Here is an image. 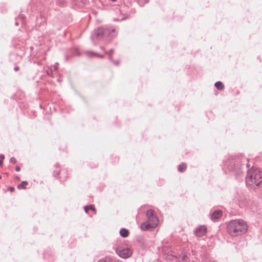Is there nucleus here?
<instances>
[{
    "label": "nucleus",
    "instance_id": "7ed1b4c3",
    "mask_svg": "<svg viewBox=\"0 0 262 262\" xmlns=\"http://www.w3.org/2000/svg\"><path fill=\"white\" fill-rule=\"evenodd\" d=\"M116 253L120 257L127 258L132 255L133 250L130 248L122 245L117 248Z\"/></svg>",
    "mask_w": 262,
    "mask_h": 262
},
{
    "label": "nucleus",
    "instance_id": "1a4fd4ad",
    "mask_svg": "<svg viewBox=\"0 0 262 262\" xmlns=\"http://www.w3.org/2000/svg\"><path fill=\"white\" fill-rule=\"evenodd\" d=\"M141 228L143 230H147L151 228V226L150 224L147 222L141 224Z\"/></svg>",
    "mask_w": 262,
    "mask_h": 262
},
{
    "label": "nucleus",
    "instance_id": "6e6552de",
    "mask_svg": "<svg viewBox=\"0 0 262 262\" xmlns=\"http://www.w3.org/2000/svg\"><path fill=\"white\" fill-rule=\"evenodd\" d=\"M28 185V182L26 181H23L20 184L18 185L17 188L19 190H25L26 186Z\"/></svg>",
    "mask_w": 262,
    "mask_h": 262
},
{
    "label": "nucleus",
    "instance_id": "2eb2a0df",
    "mask_svg": "<svg viewBox=\"0 0 262 262\" xmlns=\"http://www.w3.org/2000/svg\"><path fill=\"white\" fill-rule=\"evenodd\" d=\"M0 158H1V159H0V166H1L3 164V160L4 159V157L3 155H1Z\"/></svg>",
    "mask_w": 262,
    "mask_h": 262
},
{
    "label": "nucleus",
    "instance_id": "4468645a",
    "mask_svg": "<svg viewBox=\"0 0 262 262\" xmlns=\"http://www.w3.org/2000/svg\"><path fill=\"white\" fill-rule=\"evenodd\" d=\"M60 173V170L58 167H56L55 169L53 171L54 177H58Z\"/></svg>",
    "mask_w": 262,
    "mask_h": 262
},
{
    "label": "nucleus",
    "instance_id": "f03ea898",
    "mask_svg": "<svg viewBox=\"0 0 262 262\" xmlns=\"http://www.w3.org/2000/svg\"><path fill=\"white\" fill-rule=\"evenodd\" d=\"M247 184L252 187L262 185V172L257 168L250 169L246 177Z\"/></svg>",
    "mask_w": 262,
    "mask_h": 262
},
{
    "label": "nucleus",
    "instance_id": "f8f14e48",
    "mask_svg": "<svg viewBox=\"0 0 262 262\" xmlns=\"http://www.w3.org/2000/svg\"><path fill=\"white\" fill-rule=\"evenodd\" d=\"M186 168H187L186 164H184V163H182L179 166L178 170L180 172H183L186 169Z\"/></svg>",
    "mask_w": 262,
    "mask_h": 262
},
{
    "label": "nucleus",
    "instance_id": "f3484780",
    "mask_svg": "<svg viewBox=\"0 0 262 262\" xmlns=\"http://www.w3.org/2000/svg\"><path fill=\"white\" fill-rule=\"evenodd\" d=\"M187 259L188 258H187V256H184L182 257V260L184 261V262H187Z\"/></svg>",
    "mask_w": 262,
    "mask_h": 262
},
{
    "label": "nucleus",
    "instance_id": "aec40b11",
    "mask_svg": "<svg viewBox=\"0 0 262 262\" xmlns=\"http://www.w3.org/2000/svg\"><path fill=\"white\" fill-rule=\"evenodd\" d=\"M16 179L18 180H19V177H16Z\"/></svg>",
    "mask_w": 262,
    "mask_h": 262
},
{
    "label": "nucleus",
    "instance_id": "6ab92c4d",
    "mask_svg": "<svg viewBox=\"0 0 262 262\" xmlns=\"http://www.w3.org/2000/svg\"><path fill=\"white\" fill-rule=\"evenodd\" d=\"M15 161H16L15 159H14V158H11V162H13L15 163Z\"/></svg>",
    "mask_w": 262,
    "mask_h": 262
},
{
    "label": "nucleus",
    "instance_id": "9b49d317",
    "mask_svg": "<svg viewBox=\"0 0 262 262\" xmlns=\"http://www.w3.org/2000/svg\"><path fill=\"white\" fill-rule=\"evenodd\" d=\"M89 210H92L95 213L96 212V210L94 205H90V206L84 207V210H85V212L88 213Z\"/></svg>",
    "mask_w": 262,
    "mask_h": 262
},
{
    "label": "nucleus",
    "instance_id": "4be33fe9",
    "mask_svg": "<svg viewBox=\"0 0 262 262\" xmlns=\"http://www.w3.org/2000/svg\"><path fill=\"white\" fill-rule=\"evenodd\" d=\"M99 262H101V261H99Z\"/></svg>",
    "mask_w": 262,
    "mask_h": 262
},
{
    "label": "nucleus",
    "instance_id": "dca6fc26",
    "mask_svg": "<svg viewBox=\"0 0 262 262\" xmlns=\"http://www.w3.org/2000/svg\"><path fill=\"white\" fill-rule=\"evenodd\" d=\"M14 189H15L13 187H10L8 190L11 192H13L14 191Z\"/></svg>",
    "mask_w": 262,
    "mask_h": 262
},
{
    "label": "nucleus",
    "instance_id": "423d86ee",
    "mask_svg": "<svg viewBox=\"0 0 262 262\" xmlns=\"http://www.w3.org/2000/svg\"><path fill=\"white\" fill-rule=\"evenodd\" d=\"M222 215V211L221 210H216L212 213L211 215V219L213 220L220 218Z\"/></svg>",
    "mask_w": 262,
    "mask_h": 262
},
{
    "label": "nucleus",
    "instance_id": "a211bd4d",
    "mask_svg": "<svg viewBox=\"0 0 262 262\" xmlns=\"http://www.w3.org/2000/svg\"><path fill=\"white\" fill-rule=\"evenodd\" d=\"M15 170L16 171H19L20 170V167L18 166H16L15 167Z\"/></svg>",
    "mask_w": 262,
    "mask_h": 262
},
{
    "label": "nucleus",
    "instance_id": "0eeeda50",
    "mask_svg": "<svg viewBox=\"0 0 262 262\" xmlns=\"http://www.w3.org/2000/svg\"><path fill=\"white\" fill-rule=\"evenodd\" d=\"M106 31V29H105L104 28H98L97 30H96V35L97 37H101L103 34Z\"/></svg>",
    "mask_w": 262,
    "mask_h": 262
},
{
    "label": "nucleus",
    "instance_id": "20e7f679",
    "mask_svg": "<svg viewBox=\"0 0 262 262\" xmlns=\"http://www.w3.org/2000/svg\"><path fill=\"white\" fill-rule=\"evenodd\" d=\"M146 215L148 217L147 222L150 224L151 228L157 227L159 223V220L156 215L155 211L152 210H149L146 212Z\"/></svg>",
    "mask_w": 262,
    "mask_h": 262
},
{
    "label": "nucleus",
    "instance_id": "9d476101",
    "mask_svg": "<svg viewBox=\"0 0 262 262\" xmlns=\"http://www.w3.org/2000/svg\"><path fill=\"white\" fill-rule=\"evenodd\" d=\"M128 231L126 229H121L120 231V234L121 236L126 237L128 235Z\"/></svg>",
    "mask_w": 262,
    "mask_h": 262
},
{
    "label": "nucleus",
    "instance_id": "ddd939ff",
    "mask_svg": "<svg viewBox=\"0 0 262 262\" xmlns=\"http://www.w3.org/2000/svg\"><path fill=\"white\" fill-rule=\"evenodd\" d=\"M215 86L218 90H222L224 89V85L222 82L220 81L216 82L215 83Z\"/></svg>",
    "mask_w": 262,
    "mask_h": 262
},
{
    "label": "nucleus",
    "instance_id": "412c9836",
    "mask_svg": "<svg viewBox=\"0 0 262 262\" xmlns=\"http://www.w3.org/2000/svg\"><path fill=\"white\" fill-rule=\"evenodd\" d=\"M111 1H113V2H115V1H116V0H111Z\"/></svg>",
    "mask_w": 262,
    "mask_h": 262
},
{
    "label": "nucleus",
    "instance_id": "f257e3e1",
    "mask_svg": "<svg viewBox=\"0 0 262 262\" xmlns=\"http://www.w3.org/2000/svg\"><path fill=\"white\" fill-rule=\"evenodd\" d=\"M247 229V225L243 221L233 220L229 223L227 231L232 236H236L245 233Z\"/></svg>",
    "mask_w": 262,
    "mask_h": 262
},
{
    "label": "nucleus",
    "instance_id": "39448f33",
    "mask_svg": "<svg viewBox=\"0 0 262 262\" xmlns=\"http://www.w3.org/2000/svg\"><path fill=\"white\" fill-rule=\"evenodd\" d=\"M207 232V228L205 226H201L196 229L195 234L198 237H201L205 235Z\"/></svg>",
    "mask_w": 262,
    "mask_h": 262
}]
</instances>
